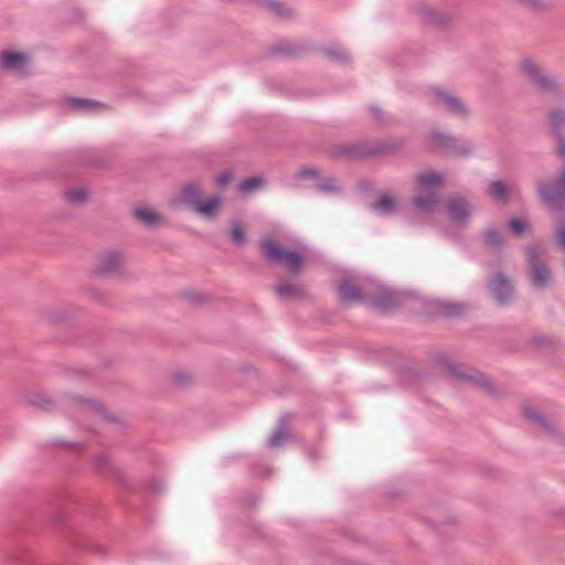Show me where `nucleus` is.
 Segmentation results:
<instances>
[{
	"label": "nucleus",
	"instance_id": "obj_14",
	"mask_svg": "<svg viewBox=\"0 0 565 565\" xmlns=\"http://www.w3.org/2000/svg\"><path fill=\"white\" fill-rule=\"evenodd\" d=\"M202 186L198 182H188L179 191V196L172 201L174 206L189 205L193 209L201 202Z\"/></svg>",
	"mask_w": 565,
	"mask_h": 565
},
{
	"label": "nucleus",
	"instance_id": "obj_3",
	"mask_svg": "<svg viewBox=\"0 0 565 565\" xmlns=\"http://www.w3.org/2000/svg\"><path fill=\"white\" fill-rule=\"evenodd\" d=\"M126 256L118 248L100 250L94 259L90 274L97 278L115 277L124 273Z\"/></svg>",
	"mask_w": 565,
	"mask_h": 565
},
{
	"label": "nucleus",
	"instance_id": "obj_35",
	"mask_svg": "<svg viewBox=\"0 0 565 565\" xmlns=\"http://www.w3.org/2000/svg\"><path fill=\"white\" fill-rule=\"evenodd\" d=\"M31 403L42 409L50 411L53 409L55 404L54 402L44 395H35L32 397Z\"/></svg>",
	"mask_w": 565,
	"mask_h": 565
},
{
	"label": "nucleus",
	"instance_id": "obj_29",
	"mask_svg": "<svg viewBox=\"0 0 565 565\" xmlns=\"http://www.w3.org/2000/svg\"><path fill=\"white\" fill-rule=\"evenodd\" d=\"M90 196V192L85 188H75L65 191V200L73 205L85 204Z\"/></svg>",
	"mask_w": 565,
	"mask_h": 565
},
{
	"label": "nucleus",
	"instance_id": "obj_21",
	"mask_svg": "<svg viewBox=\"0 0 565 565\" xmlns=\"http://www.w3.org/2000/svg\"><path fill=\"white\" fill-rule=\"evenodd\" d=\"M276 292L284 300H299L307 296V290L302 285L290 281L279 282Z\"/></svg>",
	"mask_w": 565,
	"mask_h": 565
},
{
	"label": "nucleus",
	"instance_id": "obj_32",
	"mask_svg": "<svg viewBox=\"0 0 565 565\" xmlns=\"http://www.w3.org/2000/svg\"><path fill=\"white\" fill-rule=\"evenodd\" d=\"M287 438V431L285 427L281 425L279 426L271 437L268 439V446L271 448H278L282 445L284 440Z\"/></svg>",
	"mask_w": 565,
	"mask_h": 565
},
{
	"label": "nucleus",
	"instance_id": "obj_20",
	"mask_svg": "<svg viewBox=\"0 0 565 565\" xmlns=\"http://www.w3.org/2000/svg\"><path fill=\"white\" fill-rule=\"evenodd\" d=\"M179 297L193 307L209 306L214 302V297L211 294L193 288L181 290Z\"/></svg>",
	"mask_w": 565,
	"mask_h": 565
},
{
	"label": "nucleus",
	"instance_id": "obj_10",
	"mask_svg": "<svg viewBox=\"0 0 565 565\" xmlns=\"http://www.w3.org/2000/svg\"><path fill=\"white\" fill-rule=\"evenodd\" d=\"M446 210L452 223L465 226L469 222L472 206L465 198L454 196L446 201Z\"/></svg>",
	"mask_w": 565,
	"mask_h": 565
},
{
	"label": "nucleus",
	"instance_id": "obj_19",
	"mask_svg": "<svg viewBox=\"0 0 565 565\" xmlns=\"http://www.w3.org/2000/svg\"><path fill=\"white\" fill-rule=\"evenodd\" d=\"M64 105L71 111L94 113L108 109V106L104 103L79 97H66L64 99Z\"/></svg>",
	"mask_w": 565,
	"mask_h": 565
},
{
	"label": "nucleus",
	"instance_id": "obj_40",
	"mask_svg": "<svg viewBox=\"0 0 565 565\" xmlns=\"http://www.w3.org/2000/svg\"><path fill=\"white\" fill-rule=\"evenodd\" d=\"M320 189L323 191H337L339 188L334 180H328L320 184Z\"/></svg>",
	"mask_w": 565,
	"mask_h": 565
},
{
	"label": "nucleus",
	"instance_id": "obj_1",
	"mask_svg": "<svg viewBox=\"0 0 565 565\" xmlns=\"http://www.w3.org/2000/svg\"><path fill=\"white\" fill-rule=\"evenodd\" d=\"M435 362L443 366L452 377L472 384L491 396L499 397L504 394V391L493 384L487 375L478 370L457 363L446 354H436Z\"/></svg>",
	"mask_w": 565,
	"mask_h": 565
},
{
	"label": "nucleus",
	"instance_id": "obj_2",
	"mask_svg": "<svg viewBox=\"0 0 565 565\" xmlns=\"http://www.w3.org/2000/svg\"><path fill=\"white\" fill-rule=\"evenodd\" d=\"M521 75L539 92L556 94L559 90L558 81L545 73L543 66L533 57H524L519 63Z\"/></svg>",
	"mask_w": 565,
	"mask_h": 565
},
{
	"label": "nucleus",
	"instance_id": "obj_47",
	"mask_svg": "<svg viewBox=\"0 0 565 565\" xmlns=\"http://www.w3.org/2000/svg\"><path fill=\"white\" fill-rule=\"evenodd\" d=\"M371 110H372V111H373V114H374V115H376V116H381V115H382V109H381L380 107H377V106H373V107L371 108Z\"/></svg>",
	"mask_w": 565,
	"mask_h": 565
},
{
	"label": "nucleus",
	"instance_id": "obj_22",
	"mask_svg": "<svg viewBox=\"0 0 565 565\" xmlns=\"http://www.w3.org/2000/svg\"><path fill=\"white\" fill-rule=\"evenodd\" d=\"M70 399L81 407L83 411L94 414L97 416H102L106 419H110L109 416L106 415L104 406L96 399L83 396V395H71Z\"/></svg>",
	"mask_w": 565,
	"mask_h": 565
},
{
	"label": "nucleus",
	"instance_id": "obj_27",
	"mask_svg": "<svg viewBox=\"0 0 565 565\" xmlns=\"http://www.w3.org/2000/svg\"><path fill=\"white\" fill-rule=\"evenodd\" d=\"M481 238L487 247L501 250L504 246V238L495 228H487L482 232Z\"/></svg>",
	"mask_w": 565,
	"mask_h": 565
},
{
	"label": "nucleus",
	"instance_id": "obj_26",
	"mask_svg": "<svg viewBox=\"0 0 565 565\" xmlns=\"http://www.w3.org/2000/svg\"><path fill=\"white\" fill-rule=\"evenodd\" d=\"M488 192L490 196L501 203H507L509 201V190L508 185L502 180H495L489 183Z\"/></svg>",
	"mask_w": 565,
	"mask_h": 565
},
{
	"label": "nucleus",
	"instance_id": "obj_38",
	"mask_svg": "<svg viewBox=\"0 0 565 565\" xmlns=\"http://www.w3.org/2000/svg\"><path fill=\"white\" fill-rule=\"evenodd\" d=\"M45 317L47 320L53 321V322L62 321L65 319V316L56 309L47 310L45 312Z\"/></svg>",
	"mask_w": 565,
	"mask_h": 565
},
{
	"label": "nucleus",
	"instance_id": "obj_8",
	"mask_svg": "<svg viewBox=\"0 0 565 565\" xmlns=\"http://www.w3.org/2000/svg\"><path fill=\"white\" fill-rule=\"evenodd\" d=\"M429 95L433 103L457 116H467L468 108L465 103L451 92L441 87H431Z\"/></svg>",
	"mask_w": 565,
	"mask_h": 565
},
{
	"label": "nucleus",
	"instance_id": "obj_34",
	"mask_svg": "<svg viewBox=\"0 0 565 565\" xmlns=\"http://www.w3.org/2000/svg\"><path fill=\"white\" fill-rule=\"evenodd\" d=\"M548 121H550V125L555 130H558L563 126V124L565 122V111L563 109L553 110L548 115Z\"/></svg>",
	"mask_w": 565,
	"mask_h": 565
},
{
	"label": "nucleus",
	"instance_id": "obj_31",
	"mask_svg": "<svg viewBox=\"0 0 565 565\" xmlns=\"http://www.w3.org/2000/svg\"><path fill=\"white\" fill-rule=\"evenodd\" d=\"M509 226L515 235H522L531 230V226L526 221L516 217L509 221Z\"/></svg>",
	"mask_w": 565,
	"mask_h": 565
},
{
	"label": "nucleus",
	"instance_id": "obj_41",
	"mask_svg": "<svg viewBox=\"0 0 565 565\" xmlns=\"http://www.w3.org/2000/svg\"><path fill=\"white\" fill-rule=\"evenodd\" d=\"M95 461L99 468H103L108 465L109 458L106 455H100V456L96 457Z\"/></svg>",
	"mask_w": 565,
	"mask_h": 565
},
{
	"label": "nucleus",
	"instance_id": "obj_24",
	"mask_svg": "<svg viewBox=\"0 0 565 565\" xmlns=\"http://www.w3.org/2000/svg\"><path fill=\"white\" fill-rule=\"evenodd\" d=\"M221 204H222V199L220 196L214 195V196H210L204 202L201 201L194 207V211L202 217L210 220L216 215Z\"/></svg>",
	"mask_w": 565,
	"mask_h": 565
},
{
	"label": "nucleus",
	"instance_id": "obj_11",
	"mask_svg": "<svg viewBox=\"0 0 565 565\" xmlns=\"http://www.w3.org/2000/svg\"><path fill=\"white\" fill-rule=\"evenodd\" d=\"M338 296L341 302L345 305H352L358 302H364L369 299L355 284V280L351 276H343L338 285Z\"/></svg>",
	"mask_w": 565,
	"mask_h": 565
},
{
	"label": "nucleus",
	"instance_id": "obj_48",
	"mask_svg": "<svg viewBox=\"0 0 565 565\" xmlns=\"http://www.w3.org/2000/svg\"><path fill=\"white\" fill-rule=\"evenodd\" d=\"M557 515H561V516L565 518V510H559L557 512Z\"/></svg>",
	"mask_w": 565,
	"mask_h": 565
},
{
	"label": "nucleus",
	"instance_id": "obj_28",
	"mask_svg": "<svg viewBox=\"0 0 565 565\" xmlns=\"http://www.w3.org/2000/svg\"><path fill=\"white\" fill-rule=\"evenodd\" d=\"M416 180L422 189H430L443 184L444 177L435 171H426L418 174Z\"/></svg>",
	"mask_w": 565,
	"mask_h": 565
},
{
	"label": "nucleus",
	"instance_id": "obj_4",
	"mask_svg": "<svg viewBox=\"0 0 565 565\" xmlns=\"http://www.w3.org/2000/svg\"><path fill=\"white\" fill-rule=\"evenodd\" d=\"M409 11L416 15L423 24L439 31L451 30L457 23V19L454 14L440 11L426 2L413 4Z\"/></svg>",
	"mask_w": 565,
	"mask_h": 565
},
{
	"label": "nucleus",
	"instance_id": "obj_12",
	"mask_svg": "<svg viewBox=\"0 0 565 565\" xmlns=\"http://www.w3.org/2000/svg\"><path fill=\"white\" fill-rule=\"evenodd\" d=\"M489 288L499 305L510 302L514 297V288L507 275L497 273L490 281Z\"/></svg>",
	"mask_w": 565,
	"mask_h": 565
},
{
	"label": "nucleus",
	"instance_id": "obj_46",
	"mask_svg": "<svg viewBox=\"0 0 565 565\" xmlns=\"http://www.w3.org/2000/svg\"><path fill=\"white\" fill-rule=\"evenodd\" d=\"M558 239L561 245L565 247V227L558 232Z\"/></svg>",
	"mask_w": 565,
	"mask_h": 565
},
{
	"label": "nucleus",
	"instance_id": "obj_9",
	"mask_svg": "<svg viewBox=\"0 0 565 565\" xmlns=\"http://www.w3.org/2000/svg\"><path fill=\"white\" fill-rule=\"evenodd\" d=\"M539 195L551 207H558L565 203V170L554 182H540Z\"/></svg>",
	"mask_w": 565,
	"mask_h": 565
},
{
	"label": "nucleus",
	"instance_id": "obj_15",
	"mask_svg": "<svg viewBox=\"0 0 565 565\" xmlns=\"http://www.w3.org/2000/svg\"><path fill=\"white\" fill-rule=\"evenodd\" d=\"M430 309L444 318H457L462 316L467 306L461 302H456L447 299H433L429 301Z\"/></svg>",
	"mask_w": 565,
	"mask_h": 565
},
{
	"label": "nucleus",
	"instance_id": "obj_37",
	"mask_svg": "<svg viewBox=\"0 0 565 565\" xmlns=\"http://www.w3.org/2000/svg\"><path fill=\"white\" fill-rule=\"evenodd\" d=\"M318 170L312 167L303 168L298 171L297 177L300 179H309L318 177Z\"/></svg>",
	"mask_w": 565,
	"mask_h": 565
},
{
	"label": "nucleus",
	"instance_id": "obj_5",
	"mask_svg": "<svg viewBox=\"0 0 565 565\" xmlns=\"http://www.w3.org/2000/svg\"><path fill=\"white\" fill-rule=\"evenodd\" d=\"M260 249L269 262L286 264L290 273L297 275L303 268V257L297 252L287 250L273 239L260 242Z\"/></svg>",
	"mask_w": 565,
	"mask_h": 565
},
{
	"label": "nucleus",
	"instance_id": "obj_43",
	"mask_svg": "<svg viewBox=\"0 0 565 565\" xmlns=\"http://www.w3.org/2000/svg\"><path fill=\"white\" fill-rule=\"evenodd\" d=\"M323 53L326 55H328V56L333 57V58H341L342 57V55L338 51H335L333 49H323Z\"/></svg>",
	"mask_w": 565,
	"mask_h": 565
},
{
	"label": "nucleus",
	"instance_id": "obj_23",
	"mask_svg": "<svg viewBox=\"0 0 565 565\" xmlns=\"http://www.w3.org/2000/svg\"><path fill=\"white\" fill-rule=\"evenodd\" d=\"M413 203L418 211L431 213L438 206L439 199L436 192H419Z\"/></svg>",
	"mask_w": 565,
	"mask_h": 565
},
{
	"label": "nucleus",
	"instance_id": "obj_39",
	"mask_svg": "<svg viewBox=\"0 0 565 565\" xmlns=\"http://www.w3.org/2000/svg\"><path fill=\"white\" fill-rule=\"evenodd\" d=\"M270 8L279 14H288L290 12L284 3L278 1L270 2Z\"/></svg>",
	"mask_w": 565,
	"mask_h": 565
},
{
	"label": "nucleus",
	"instance_id": "obj_13",
	"mask_svg": "<svg viewBox=\"0 0 565 565\" xmlns=\"http://www.w3.org/2000/svg\"><path fill=\"white\" fill-rule=\"evenodd\" d=\"M526 254L534 285L540 288L546 286L551 280V273L541 262L537 250L534 247H527Z\"/></svg>",
	"mask_w": 565,
	"mask_h": 565
},
{
	"label": "nucleus",
	"instance_id": "obj_7",
	"mask_svg": "<svg viewBox=\"0 0 565 565\" xmlns=\"http://www.w3.org/2000/svg\"><path fill=\"white\" fill-rule=\"evenodd\" d=\"M427 142L435 150L456 156H469L472 152V147L469 143L462 142L441 131L430 132L427 137Z\"/></svg>",
	"mask_w": 565,
	"mask_h": 565
},
{
	"label": "nucleus",
	"instance_id": "obj_44",
	"mask_svg": "<svg viewBox=\"0 0 565 565\" xmlns=\"http://www.w3.org/2000/svg\"><path fill=\"white\" fill-rule=\"evenodd\" d=\"M230 179H231V174H228V173L222 174L218 177V183L221 185H225L230 181Z\"/></svg>",
	"mask_w": 565,
	"mask_h": 565
},
{
	"label": "nucleus",
	"instance_id": "obj_42",
	"mask_svg": "<svg viewBox=\"0 0 565 565\" xmlns=\"http://www.w3.org/2000/svg\"><path fill=\"white\" fill-rule=\"evenodd\" d=\"M444 523L447 525H457L459 523V518L456 514L448 515Z\"/></svg>",
	"mask_w": 565,
	"mask_h": 565
},
{
	"label": "nucleus",
	"instance_id": "obj_45",
	"mask_svg": "<svg viewBox=\"0 0 565 565\" xmlns=\"http://www.w3.org/2000/svg\"><path fill=\"white\" fill-rule=\"evenodd\" d=\"M558 151L562 156H565V141L561 137L558 138Z\"/></svg>",
	"mask_w": 565,
	"mask_h": 565
},
{
	"label": "nucleus",
	"instance_id": "obj_33",
	"mask_svg": "<svg viewBox=\"0 0 565 565\" xmlns=\"http://www.w3.org/2000/svg\"><path fill=\"white\" fill-rule=\"evenodd\" d=\"M172 380L180 386H188L194 382V376L185 371H177L172 374Z\"/></svg>",
	"mask_w": 565,
	"mask_h": 565
},
{
	"label": "nucleus",
	"instance_id": "obj_6",
	"mask_svg": "<svg viewBox=\"0 0 565 565\" xmlns=\"http://www.w3.org/2000/svg\"><path fill=\"white\" fill-rule=\"evenodd\" d=\"M521 414L535 428L565 446V433L550 416L529 404L522 405Z\"/></svg>",
	"mask_w": 565,
	"mask_h": 565
},
{
	"label": "nucleus",
	"instance_id": "obj_17",
	"mask_svg": "<svg viewBox=\"0 0 565 565\" xmlns=\"http://www.w3.org/2000/svg\"><path fill=\"white\" fill-rule=\"evenodd\" d=\"M132 216L139 224L149 228H154L166 223V218L161 213L148 206L135 209Z\"/></svg>",
	"mask_w": 565,
	"mask_h": 565
},
{
	"label": "nucleus",
	"instance_id": "obj_36",
	"mask_svg": "<svg viewBox=\"0 0 565 565\" xmlns=\"http://www.w3.org/2000/svg\"><path fill=\"white\" fill-rule=\"evenodd\" d=\"M231 236H232V239L233 242L238 245V246H243L245 244V234H244V231L243 228L241 227L239 224L237 223H234L232 225V228H231Z\"/></svg>",
	"mask_w": 565,
	"mask_h": 565
},
{
	"label": "nucleus",
	"instance_id": "obj_30",
	"mask_svg": "<svg viewBox=\"0 0 565 565\" xmlns=\"http://www.w3.org/2000/svg\"><path fill=\"white\" fill-rule=\"evenodd\" d=\"M265 185V180L262 177H252L244 180L239 184V190L243 193H249Z\"/></svg>",
	"mask_w": 565,
	"mask_h": 565
},
{
	"label": "nucleus",
	"instance_id": "obj_16",
	"mask_svg": "<svg viewBox=\"0 0 565 565\" xmlns=\"http://www.w3.org/2000/svg\"><path fill=\"white\" fill-rule=\"evenodd\" d=\"M29 55L23 52L7 51L1 54V68L8 72L25 73Z\"/></svg>",
	"mask_w": 565,
	"mask_h": 565
},
{
	"label": "nucleus",
	"instance_id": "obj_18",
	"mask_svg": "<svg viewBox=\"0 0 565 565\" xmlns=\"http://www.w3.org/2000/svg\"><path fill=\"white\" fill-rule=\"evenodd\" d=\"M374 307L381 310H390L401 303L399 296L384 287H379L377 292L369 296L367 299Z\"/></svg>",
	"mask_w": 565,
	"mask_h": 565
},
{
	"label": "nucleus",
	"instance_id": "obj_25",
	"mask_svg": "<svg viewBox=\"0 0 565 565\" xmlns=\"http://www.w3.org/2000/svg\"><path fill=\"white\" fill-rule=\"evenodd\" d=\"M372 209L380 214L390 215L396 211V201L393 196L383 193L372 203Z\"/></svg>",
	"mask_w": 565,
	"mask_h": 565
}]
</instances>
